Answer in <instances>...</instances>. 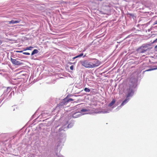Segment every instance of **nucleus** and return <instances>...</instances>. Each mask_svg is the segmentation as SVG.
<instances>
[{
  "instance_id": "nucleus-14",
  "label": "nucleus",
  "mask_w": 157,
  "mask_h": 157,
  "mask_svg": "<svg viewBox=\"0 0 157 157\" xmlns=\"http://www.w3.org/2000/svg\"><path fill=\"white\" fill-rule=\"evenodd\" d=\"M48 114V113H46V112H43L41 113V116L40 115L39 117H40L41 116V117H42L43 118L46 117H47V116Z\"/></svg>"
},
{
  "instance_id": "nucleus-1",
  "label": "nucleus",
  "mask_w": 157,
  "mask_h": 157,
  "mask_svg": "<svg viewBox=\"0 0 157 157\" xmlns=\"http://www.w3.org/2000/svg\"><path fill=\"white\" fill-rule=\"evenodd\" d=\"M138 81L137 75L132 77L130 78L129 86L125 88L123 90L126 97L131 99L134 96L135 92L137 90Z\"/></svg>"
},
{
  "instance_id": "nucleus-32",
  "label": "nucleus",
  "mask_w": 157,
  "mask_h": 157,
  "mask_svg": "<svg viewBox=\"0 0 157 157\" xmlns=\"http://www.w3.org/2000/svg\"><path fill=\"white\" fill-rule=\"evenodd\" d=\"M3 41L0 40V45L2 43Z\"/></svg>"
},
{
  "instance_id": "nucleus-31",
  "label": "nucleus",
  "mask_w": 157,
  "mask_h": 157,
  "mask_svg": "<svg viewBox=\"0 0 157 157\" xmlns=\"http://www.w3.org/2000/svg\"><path fill=\"white\" fill-rule=\"evenodd\" d=\"M157 42V40L155 39L153 41V42H152V43L153 44V43H154Z\"/></svg>"
},
{
  "instance_id": "nucleus-8",
  "label": "nucleus",
  "mask_w": 157,
  "mask_h": 157,
  "mask_svg": "<svg viewBox=\"0 0 157 157\" xmlns=\"http://www.w3.org/2000/svg\"><path fill=\"white\" fill-rule=\"evenodd\" d=\"M82 65L87 68H91L90 59L89 60H85L81 62Z\"/></svg>"
},
{
  "instance_id": "nucleus-37",
  "label": "nucleus",
  "mask_w": 157,
  "mask_h": 157,
  "mask_svg": "<svg viewBox=\"0 0 157 157\" xmlns=\"http://www.w3.org/2000/svg\"><path fill=\"white\" fill-rule=\"evenodd\" d=\"M129 36H128V37H129Z\"/></svg>"
},
{
  "instance_id": "nucleus-18",
  "label": "nucleus",
  "mask_w": 157,
  "mask_h": 157,
  "mask_svg": "<svg viewBox=\"0 0 157 157\" xmlns=\"http://www.w3.org/2000/svg\"><path fill=\"white\" fill-rule=\"evenodd\" d=\"M11 87H8L6 90L5 91V92L6 93L8 92L9 93L11 91Z\"/></svg>"
},
{
  "instance_id": "nucleus-20",
  "label": "nucleus",
  "mask_w": 157,
  "mask_h": 157,
  "mask_svg": "<svg viewBox=\"0 0 157 157\" xmlns=\"http://www.w3.org/2000/svg\"><path fill=\"white\" fill-rule=\"evenodd\" d=\"M89 110L86 109H82L80 110V112H86L88 111Z\"/></svg>"
},
{
  "instance_id": "nucleus-5",
  "label": "nucleus",
  "mask_w": 157,
  "mask_h": 157,
  "mask_svg": "<svg viewBox=\"0 0 157 157\" xmlns=\"http://www.w3.org/2000/svg\"><path fill=\"white\" fill-rule=\"evenodd\" d=\"M91 68L97 67L101 63V62L96 59H90Z\"/></svg>"
},
{
  "instance_id": "nucleus-26",
  "label": "nucleus",
  "mask_w": 157,
  "mask_h": 157,
  "mask_svg": "<svg viewBox=\"0 0 157 157\" xmlns=\"http://www.w3.org/2000/svg\"><path fill=\"white\" fill-rule=\"evenodd\" d=\"M23 54L24 55H30V53H29L27 52H23Z\"/></svg>"
},
{
  "instance_id": "nucleus-12",
  "label": "nucleus",
  "mask_w": 157,
  "mask_h": 157,
  "mask_svg": "<svg viewBox=\"0 0 157 157\" xmlns=\"http://www.w3.org/2000/svg\"><path fill=\"white\" fill-rule=\"evenodd\" d=\"M20 22V21L18 20H12L10 21H9V24H13L17 23H19Z\"/></svg>"
},
{
  "instance_id": "nucleus-28",
  "label": "nucleus",
  "mask_w": 157,
  "mask_h": 157,
  "mask_svg": "<svg viewBox=\"0 0 157 157\" xmlns=\"http://www.w3.org/2000/svg\"><path fill=\"white\" fill-rule=\"evenodd\" d=\"M24 49H23V50L16 51V52H19V53L22 52L23 53V52H24Z\"/></svg>"
},
{
  "instance_id": "nucleus-16",
  "label": "nucleus",
  "mask_w": 157,
  "mask_h": 157,
  "mask_svg": "<svg viewBox=\"0 0 157 157\" xmlns=\"http://www.w3.org/2000/svg\"><path fill=\"white\" fill-rule=\"evenodd\" d=\"M115 101H116L115 99H113L112 101L109 104V107L112 106L114 104Z\"/></svg>"
},
{
  "instance_id": "nucleus-35",
  "label": "nucleus",
  "mask_w": 157,
  "mask_h": 157,
  "mask_svg": "<svg viewBox=\"0 0 157 157\" xmlns=\"http://www.w3.org/2000/svg\"><path fill=\"white\" fill-rule=\"evenodd\" d=\"M75 59H76V57H75V56L74 57H73V58H72V61H73Z\"/></svg>"
},
{
  "instance_id": "nucleus-33",
  "label": "nucleus",
  "mask_w": 157,
  "mask_h": 157,
  "mask_svg": "<svg viewBox=\"0 0 157 157\" xmlns=\"http://www.w3.org/2000/svg\"><path fill=\"white\" fill-rule=\"evenodd\" d=\"M154 24H157V20L154 22Z\"/></svg>"
},
{
  "instance_id": "nucleus-22",
  "label": "nucleus",
  "mask_w": 157,
  "mask_h": 157,
  "mask_svg": "<svg viewBox=\"0 0 157 157\" xmlns=\"http://www.w3.org/2000/svg\"><path fill=\"white\" fill-rule=\"evenodd\" d=\"M83 53H81L80 54L75 56V57H76V58H78V57H81L82 56H83Z\"/></svg>"
},
{
  "instance_id": "nucleus-21",
  "label": "nucleus",
  "mask_w": 157,
  "mask_h": 157,
  "mask_svg": "<svg viewBox=\"0 0 157 157\" xmlns=\"http://www.w3.org/2000/svg\"><path fill=\"white\" fill-rule=\"evenodd\" d=\"M14 94V91H11L10 94L9 95V97L11 98L12 97V95H13Z\"/></svg>"
},
{
  "instance_id": "nucleus-36",
  "label": "nucleus",
  "mask_w": 157,
  "mask_h": 157,
  "mask_svg": "<svg viewBox=\"0 0 157 157\" xmlns=\"http://www.w3.org/2000/svg\"><path fill=\"white\" fill-rule=\"evenodd\" d=\"M85 56H86L85 55L84 56H83V57H84Z\"/></svg>"
},
{
  "instance_id": "nucleus-30",
  "label": "nucleus",
  "mask_w": 157,
  "mask_h": 157,
  "mask_svg": "<svg viewBox=\"0 0 157 157\" xmlns=\"http://www.w3.org/2000/svg\"><path fill=\"white\" fill-rule=\"evenodd\" d=\"M155 51H157V45L155 46Z\"/></svg>"
},
{
  "instance_id": "nucleus-2",
  "label": "nucleus",
  "mask_w": 157,
  "mask_h": 157,
  "mask_svg": "<svg viewBox=\"0 0 157 157\" xmlns=\"http://www.w3.org/2000/svg\"><path fill=\"white\" fill-rule=\"evenodd\" d=\"M60 125L59 124H57L55 126H53L51 129V134L52 136H57L62 131H65V128H67L65 125H63L61 127L59 128Z\"/></svg>"
},
{
  "instance_id": "nucleus-25",
  "label": "nucleus",
  "mask_w": 157,
  "mask_h": 157,
  "mask_svg": "<svg viewBox=\"0 0 157 157\" xmlns=\"http://www.w3.org/2000/svg\"><path fill=\"white\" fill-rule=\"evenodd\" d=\"M110 110H104L102 111L101 112L103 113H107L109 112Z\"/></svg>"
},
{
  "instance_id": "nucleus-23",
  "label": "nucleus",
  "mask_w": 157,
  "mask_h": 157,
  "mask_svg": "<svg viewBox=\"0 0 157 157\" xmlns=\"http://www.w3.org/2000/svg\"><path fill=\"white\" fill-rule=\"evenodd\" d=\"M127 15L132 17L133 19H134V18L135 17V15L133 13H128Z\"/></svg>"
},
{
  "instance_id": "nucleus-9",
  "label": "nucleus",
  "mask_w": 157,
  "mask_h": 157,
  "mask_svg": "<svg viewBox=\"0 0 157 157\" xmlns=\"http://www.w3.org/2000/svg\"><path fill=\"white\" fill-rule=\"evenodd\" d=\"M126 98L122 101V103H121L120 106H118V108H121L122 106H123L124 105H125L131 99L129 98H128L127 97H126Z\"/></svg>"
},
{
  "instance_id": "nucleus-11",
  "label": "nucleus",
  "mask_w": 157,
  "mask_h": 157,
  "mask_svg": "<svg viewBox=\"0 0 157 157\" xmlns=\"http://www.w3.org/2000/svg\"><path fill=\"white\" fill-rule=\"evenodd\" d=\"M67 122L66 124H64L63 125H65V127L67 128H65V130L67 128H71L74 125V123L73 122H71L69 124H68L67 125Z\"/></svg>"
},
{
  "instance_id": "nucleus-17",
  "label": "nucleus",
  "mask_w": 157,
  "mask_h": 157,
  "mask_svg": "<svg viewBox=\"0 0 157 157\" xmlns=\"http://www.w3.org/2000/svg\"><path fill=\"white\" fill-rule=\"evenodd\" d=\"M64 99L67 103V102L71 101L73 100V99L72 98H64Z\"/></svg>"
},
{
  "instance_id": "nucleus-10",
  "label": "nucleus",
  "mask_w": 157,
  "mask_h": 157,
  "mask_svg": "<svg viewBox=\"0 0 157 157\" xmlns=\"http://www.w3.org/2000/svg\"><path fill=\"white\" fill-rule=\"evenodd\" d=\"M67 103L64 99L60 103L58 104V107H59V108H63V106L64 105H66Z\"/></svg>"
},
{
  "instance_id": "nucleus-29",
  "label": "nucleus",
  "mask_w": 157,
  "mask_h": 157,
  "mask_svg": "<svg viewBox=\"0 0 157 157\" xmlns=\"http://www.w3.org/2000/svg\"><path fill=\"white\" fill-rule=\"evenodd\" d=\"M56 155L58 156V157H64L63 155H58V154L56 153Z\"/></svg>"
},
{
  "instance_id": "nucleus-34",
  "label": "nucleus",
  "mask_w": 157,
  "mask_h": 157,
  "mask_svg": "<svg viewBox=\"0 0 157 157\" xmlns=\"http://www.w3.org/2000/svg\"><path fill=\"white\" fill-rule=\"evenodd\" d=\"M36 113L34 115H33V116H32V117L33 118H34V116H35V115H36Z\"/></svg>"
},
{
  "instance_id": "nucleus-27",
  "label": "nucleus",
  "mask_w": 157,
  "mask_h": 157,
  "mask_svg": "<svg viewBox=\"0 0 157 157\" xmlns=\"http://www.w3.org/2000/svg\"><path fill=\"white\" fill-rule=\"evenodd\" d=\"M74 68V65H71L70 67V69L71 70H73Z\"/></svg>"
},
{
  "instance_id": "nucleus-15",
  "label": "nucleus",
  "mask_w": 157,
  "mask_h": 157,
  "mask_svg": "<svg viewBox=\"0 0 157 157\" xmlns=\"http://www.w3.org/2000/svg\"><path fill=\"white\" fill-rule=\"evenodd\" d=\"M33 47L32 46L27 47L24 48V51H26L28 50H32Z\"/></svg>"
},
{
  "instance_id": "nucleus-3",
  "label": "nucleus",
  "mask_w": 157,
  "mask_h": 157,
  "mask_svg": "<svg viewBox=\"0 0 157 157\" xmlns=\"http://www.w3.org/2000/svg\"><path fill=\"white\" fill-rule=\"evenodd\" d=\"M63 131V132H61L59 134L58 137L59 141L57 146L59 147L61 145H63V143L65 142L66 138V134Z\"/></svg>"
},
{
  "instance_id": "nucleus-24",
  "label": "nucleus",
  "mask_w": 157,
  "mask_h": 157,
  "mask_svg": "<svg viewBox=\"0 0 157 157\" xmlns=\"http://www.w3.org/2000/svg\"><path fill=\"white\" fill-rule=\"evenodd\" d=\"M84 90L86 92H90V90L88 88L86 87L84 89Z\"/></svg>"
},
{
  "instance_id": "nucleus-19",
  "label": "nucleus",
  "mask_w": 157,
  "mask_h": 157,
  "mask_svg": "<svg viewBox=\"0 0 157 157\" xmlns=\"http://www.w3.org/2000/svg\"><path fill=\"white\" fill-rule=\"evenodd\" d=\"M156 69H157V68H150V69H148L144 71H143V73L144 72H146V71H152V70H156Z\"/></svg>"
},
{
  "instance_id": "nucleus-4",
  "label": "nucleus",
  "mask_w": 157,
  "mask_h": 157,
  "mask_svg": "<svg viewBox=\"0 0 157 157\" xmlns=\"http://www.w3.org/2000/svg\"><path fill=\"white\" fill-rule=\"evenodd\" d=\"M150 46V44H144L137 49V51L140 53H144L147 50L148 48Z\"/></svg>"
},
{
  "instance_id": "nucleus-6",
  "label": "nucleus",
  "mask_w": 157,
  "mask_h": 157,
  "mask_svg": "<svg viewBox=\"0 0 157 157\" xmlns=\"http://www.w3.org/2000/svg\"><path fill=\"white\" fill-rule=\"evenodd\" d=\"M86 114V113L82 114V113L80 112L79 110L77 109L72 111L71 113V115L72 116V117L75 118L81 116L82 115H83Z\"/></svg>"
},
{
  "instance_id": "nucleus-7",
  "label": "nucleus",
  "mask_w": 157,
  "mask_h": 157,
  "mask_svg": "<svg viewBox=\"0 0 157 157\" xmlns=\"http://www.w3.org/2000/svg\"><path fill=\"white\" fill-rule=\"evenodd\" d=\"M10 60L12 63L15 65L21 66L24 64L21 62V60L18 58L14 59L11 58Z\"/></svg>"
},
{
  "instance_id": "nucleus-13",
  "label": "nucleus",
  "mask_w": 157,
  "mask_h": 157,
  "mask_svg": "<svg viewBox=\"0 0 157 157\" xmlns=\"http://www.w3.org/2000/svg\"><path fill=\"white\" fill-rule=\"evenodd\" d=\"M39 52L38 50L37 49H34L32 52L31 56H32L35 54H36Z\"/></svg>"
}]
</instances>
